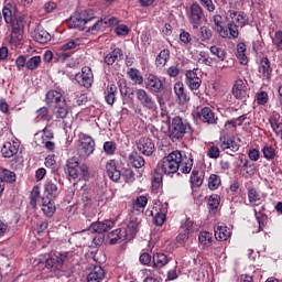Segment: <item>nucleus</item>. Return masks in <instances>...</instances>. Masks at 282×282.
<instances>
[{"label": "nucleus", "mask_w": 282, "mask_h": 282, "mask_svg": "<svg viewBox=\"0 0 282 282\" xmlns=\"http://www.w3.org/2000/svg\"><path fill=\"white\" fill-rule=\"evenodd\" d=\"M95 21V22H94ZM68 28L73 30H80L82 32L87 30L88 32H96L102 28V20H97L93 11H82L75 13L67 21Z\"/></svg>", "instance_id": "1"}, {"label": "nucleus", "mask_w": 282, "mask_h": 282, "mask_svg": "<svg viewBox=\"0 0 282 282\" xmlns=\"http://www.w3.org/2000/svg\"><path fill=\"white\" fill-rule=\"evenodd\" d=\"M65 261H67V253H58L53 257L45 253L39 256L37 265H43V263H45L43 274H48V276H61Z\"/></svg>", "instance_id": "2"}, {"label": "nucleus", "mask_w": 282, "mask_h": 282, "mask_svg": "<svg viewBox=\"0 0 282 282\" xmlns=\"http://www.w3.org/2000/svg\"><path fill=\"white\" fill-rule=\"evenodd\" d=\"M180 164H182V152L176 150L163 158V160L158 163L156 169L161 173H164V175H173L180 171Z\"/></svg>", "instance_id": "3"}, {"label": "nucleus", "mask_w": 282, "mask_h": 282, "mask_svg": "<svg viewBox=\"0 0 282 282\" xmlns=\"http://www.w3.org/2000/svg\"><path fill=\"white\" fill-rule=\"evenodd\" d=\"M170 140L176 142V140H182L186 133H193V128L191 123L184 121L182 117L176 116L172 119V122L169 126Z\"/></svg>", "instance_id": "4"}, {"label": "nucleus", "mask_w": 282, "mask_h": 282, "mask_svg": "<svg viewBox=\"0 0 282 282\" xmlns=\"http://www.w3.org/2000/svg\"><path fill=\"white\" fill-rule=\"evenodd\" d=\"M67 173L73 180H87L89 177V169L85 164H79L78 159L72 158L66 163Z\"/></svg>", "instance_id": "5"}, {"label": "nucleus", "mask_w": 282, "mask_h": 282, "mask_svg": "<svg viewBox=\"0 0 282 282\" xmlns=\"http://www.w3.org/2000/svg\"><path fill=\"white\" fill-rule=\"evenodd\" d=\"M2 17L4 22L11 28L23 25V17L19 12L17 6L8 3L2 9Z\"/></svg>", "instance_id": "6"}, {"label": "nucleus", "mask_w": 282, "mask_h": 282, "mask_svg": "<svg viewBox=\"0 0 282 282\" xmlns=\"http://www.w3.org/2000/svg\"><path fill=\"white\" fill-rule=\"evenodd\" d=\"M94 151H96V141H94V138L87 134H82L79 138V145L77 148L79 158L87 160L89 155H94Z\"/></svg>", "instance_id": "7"}, {"label": "nucleus", "mask_w": 282, "mask_h": 282, "mask_svg": "<svg viewBox=\"0 0 282 282\" xmlns=\"http://www.w3.org/2000/svg\"><path fill=\"white\" fill-rule=\"evenodd\" d=\"M135 96L139 105L147 109L148 111H155L158 109V102L155 98L149 91L143 88H139L135 90Z\"/></svg>", "instance_id": "8"}, {"label": "nucleus", "mask_w": 282, "mask_h": 282, "mask_svg": "<svg viewBox=\"0 0 282 282\" xmlns=\"http://www.w3.org/2000/svg\"><path fill=\"white\" fill-rule=\"evenodd\" d=\"M188 20L193 30L202 28V23H204V9L199 3L193 2L191 4Z\"/></svg>", "instance_id": "9"}, {"label": "nucleus", "mask_w": 282, "mask_h": 282, "mask_svg": "<svg viewBox=\"0 0 282 282\" xmlns=\"http://www.w3.org/2000/svg\"><path fill=\"white\" fill-rule=\"evenodd\" d=\"M144 87L152 94H162L164 90V79L154 74H148L144 78Z\"/></svg>", "instance_id": "10"}, {"label": "nucleus", "mask_w": 282, "mask_h": 282, "mask_svg": "<svg viewBox=\"0 0 282 282\" xmlns=\"http://www.w3.org/2000/svg\"><path fill=\"white\" fill-rule=\"evenodd\" d=\"M75 80L82 87H86V89H89V87L94 85V72H91V67L84 66L82 68V72L75 75Z\"/></svg>", "instance_id": "11"}, {"label": "nucleus", "mask_w": 282, "mask_h": 282, "mask_svg": "<svg viewBox=\"0 0 282 282\" xmlns=\"http://www.w3.org/2000/svg\"><path fill=\"white\" fill-rule=\"evenodd\" d=\"M137 149L139 153H142V155H145L147 158H151L153 153H155V143L151 138H140L137 142Z\"/></svg>", "instance_id": "12"}, {"label": "nucleus", "mask_w": 282, "mask_h": 282, "mask_svg": "<svg viewBox=\"0 0 282 282\" xmlns=\"http://www.w3.org/2000/svg\"><path fill=\"white\" fill-rule=\"evenodd\" d=\"M140 224H142V218L135 216H132L130 218L123 236V239L126 241H131V239H135V235H138V230H140Z\"/></svg>", "instance_id": "13"}, {"label": "nucleus", "mask_w": 282, "mask_h": 282, "mask_svg": "<svg viewBox=\"0 0 282 282\" xmlns=\"http://www.w3.org/2000/svg\"><path fill=\"white\" fill-rule=\"evenodd\" d=\"M54 116L56 118H61L64 120V127L66 129H72V122L69 120V108H67V104H65V99L61 104L55 105L54 107Z\"/></svg>", "instance_id": "14"}, {"label": "nucleus", "mask_w": 282, "mask_h": 282, "mask_svg": "<svg viewBox=\"0 0 282 282\" xmlns=\"http://www.w3.org/2000/svg\"><path fill=\"white\" fill-rule=\"evenodd\" d=\"M185 85L188 86L191 91H197L202 87V78L197 75V69L187 70L185 73Z\"/></svg>", "instance_id": "15"}, {"label": "nucleus", "mask_w": 282, "mask_h": 282, "mask_svg": "<svg viewBox=\"0 0 282 282\" xmlns=\"http://www.w3.org/2000/svg\"><path fill=\"white\" fill-rule=\"evenodd\" d=\"M21 147V141L19 139H12L3 144L1 153L3 158H14L19 153V148Z\"/></svg>", "instance_id": "16"}, {"label": "nucleus", "mask_w": 282, "mask_h": 282, "mask_svg": "<svg viewBox=\"0 0 282 282\" xmlns=\"http://www.w3.org/2000/svg\"><path fill=\"white\" fill-rule=\"evenodd\" d=\"M220 142V149L223 151H231V153H237L239 151V142L235 140V137H230L228 134L221 135L219 139Z\"/></svg>", "instance_id": "17"}, {"label": "nucleus", "mask_w": 282, "mask_h": 282, "mask_svg": "<svg viewBox=\"0 0 282 282\" xmlns=\"http://www.w3.org/2000/svg\"><path fill=\"white\" fill-rule=\"evenodd\" d=\"M113 226H116L113 220H105L104 223L95 221L89 226L88 230L90 232H98V235H102V232H109Z\"/></svg>", "instance_id": "18"}, {"label": "nucleus", "mask_w": 282, "mask_h": 282, "mask_svg": "<svg viewBox=\"0 0 282 282\" xmlns=\"http://www.w3.org/2000/svg\"><path fill=\"white\" fill-rule=\"evenodd\" d=\"M197 116L202 122H205L207 124H217L218 118L215 116V112L209 107H204L197 113Z\"/></svg>", "instance_id": "19"}, {"label": "nucleus", "mask_w": 282, "mask_h": 282, "mask_svg": "<svg viewBox=\"0 0 282 282\" xmlns=\"http://www.w3.org/2000/svg\"><path fill=\"white\" fill-rule=\"evenodd\" d=\"M174 94L180 105H186V102L191 100V97H188L186 89L184 88V83L182 82H176L174 84Z\"/></svg>", "instance_id": "20"}, {"label": "nucleus", "mask_w": 282, "mask_h": 282, "mask_svg": "<svg viewBox=\"0 0 282 282\" xmlns=\"http://www.w3.org/2000/svg\"><path fill=\"white\" fill-rule=\"evenodd\" d=\"M106 172L112 182H119L120 177H122V173L116 166V160H110L106 163Z\"/></svg>", "instance_id": "21"}, {"label": "nucleus", "mask_w": 282, "mask_h": 282, "mask_svg": "<svg viewBox=\"0 0 282 282\" xmlns=\"http://www.w3.org/2000/svg\"><path fill=\"white\" fill-rule=\"evenodd\" d=\"M259 74L262 80H270L272 78V67H270V59L268 57L261 59Z\"/></svg>", "instance_id": "22"}, {"label": "nucleus", "mask_w": 282, "mask_h": 282, "mask_svg": "<svg viewBox=\"0 0 282 282\" xmlns=\"http://www.w3.org/2000/svg\"><path fill=\"white\" fill-rule=\"evenodd\" d=\"M11 28L10 44L17 47L23 43V24Z\"/></svg>", "instance_id": "23"}, {"label": "nucleus", "mask_w": 282, "mask_h": 282, "mask_svg": "<svg viewBox=\"0 0 282 282\" xmlns=\"http://www.w3.org/2000/svg\"><path fill=\"white\" fill-rule=\"evenodd\" d=\"M122 58H124V53L119 47H116L105 56L104 62L106 65H113V63H120Z\"/></svg>", "instance_id": "24"}, {"label": "nucleus", "mask_w": 282, "mask_h": 282, "mask_svg": "<svg viewBox=\"0 0 282 282\" xmlns=\"http://www.w3.org/2000/svg\"><path fill=\"white\" fill-rule=\"evenodd\" d=\"M229 18L231 19V23L240 28L248 25V15L242 11H230Z\"/></svg>", "instance_id": "25"}, {"label": "nucleus", "mask_w": 282, "mask_h": 282, "mask_svg": "<svg viewBox=\"0 0 282 282\" xmlns=\"http://www.w3.org/2000/svg\"><path fill=\"white\" fill-rule=\"evenodd\" d=\"M246 91H248V86L243 79H237L232 86V96L235 98H246Z\"/></svg>", "instance_id": "26"}, {"label": "nucleus", "mask_w": 282, "mask_h": 282, "mask_svg": "<svg viewBox=\"0 0 282 282\" xmlns=\"http://www.w3.org/2000/svg\"><path fill=\"white\" fill-rule=\"evenodd\" d=\"M105 279V269L100 265H95L87 275V282H101Z\"/></svg>", "instance_id": "27"}, {"label": "nucleus", "mask_w": 282, "mask_h": 282, "mask_svg": "<svg viewBox=\"0 0 282 282\" xmlns=\"http://www.w3.org/2000/svg\"><path fill=\"white\" fill-rule=\"evenodd\" d=\"M65 100L63 93L61 90H48L46 93V104L47 105H61Z\"/></svg>", "instance_id": "28"}, {"label": "nucleus", "mask_w": 282, "mask_h": 282, "mask_svg": "<svg viewBox=\"0 0 282 282\" xmlns=\"http://www.w3.org/2000/svg\"><path fill=\"white\" fill-rule=\"evenodd\" d=\"M230 235H232V231H230L228 226L218 225L215 228V238L219 239V241H227L230 238Z\"/></svg>", "instance_id": "29"}, {"label": "nucleus", "mask_w": 282, "mask_h": 282, "mask_svg": "<svg viewBox=\"0 0 282 282\" xmlns=\"http://www.w3.org/2000/svg\"><path fill=\"white\" fill-rule=\"evenodd\" d=\"M169 58H171V51L169 48L162 50L155 58V66L159 69H162V67H165L166 64L169 63Z\"/></svg>", "instance_id": "30"}, {"label": "nucleus", "mask_w": 282, "mask_h": 282, "mask_svg": "<svg viewBox=\"0 0 282 282\" xmlns=\"http://www.w3.org/2000/svg\"><path fill=\"white\" fill-rule=\"evenodd\" d=\"M128 78L131 79L134 85H144V77L142 76V72L138 68H129L127 72Z\"/></svg>", "instance_id": "31"}, {"label": "nucleus", "mask_w": 282, "mask_h": 282, "mask_svg": "<svg viewBox=\"0 0 282 282\" xmlns=\"http://www.w3.org/2000/svg\"><path fill=\"white\" fill-rule=\"evenodd\" d=\"M41 209L45 217H53L56 213V205H54L52 199L43 198Z\"/></svg>", "instance_id": "32"}, {"label": "nucleus", "mask_w": 282, "mask_h": 282, "mask_svg": "<svg viewBox=\"0 0 282 282\" xmlns=\"http://www.w3.org/2000/svg\"><path fill=\"white\" fill-rule=\"evenodd\" d=\"M116 94H118V87L115 84L108 85L105 91L107 105H113L116 102Z\"/></svg>", "instance_id": "33"}, {"label": "nucleus", "mask_w": 282, "mask_h": 282, "mask_svg": "<svg viewBox=\"0 0 282 282\" xmlns=\"http://www.w3.org/2000/svg\"><path fill=\"white\" fill-rule=\"evenodd\" d=\"M58 186L52 181H46L44 185V193L46 194L47 199H54L58 195Z\"/></svg>", "instance_id": "34"}, {"label": "nucleus", "mask_w": 282, "mask_h": 282, "mask_svg": "<svg viewBox=\"0 0 282 282\" xmlns=\"http://www.w3.org/2000/svg\"><path fill=\"white\" fill-rule=\"evenodd\" d=\"M129 162L134 169H142L145 164L144 158H142L137 151L130 153Z\"/></svg>", "instance_id": "35"}, {"label": "nucleus", "mask_w": 282, "mask_h": 282, "mask_svg": "<svg viewBox=\"0 0 282 282\" xmlns=\"http://www.w3.org/2000/svg\"><path fill=\"white\" fill-rule=\"evenodd\" d=\"M213 21L215 23V30L218 32L219 36H228V30L221 26V23H224V18H221L220 14H216L213 17Z\"/></svg>", "instance_id": "36"}, {"label": "nucleus", "mask_w": 282, "mask_h": 282, "mask_svg": "<svg viewBox=\"0 0 282 282\" xmlns=\"http://www.w3.org/2000/svg\"><path fill=\"white\" fill-rule=\"evenodd\" d=\"M270 126L275 133H282V121L279 113H273L269 119Z\"/></svg>", "instance_id": "37"}, {"label": "nucleus", "mask_w": 282, "mask_h": 282, "mask_svg": "<svg viewBox=\"0 0 282 282\" xmlns=\"http://www.w3.org/2000/svg\"><path fill=\"white\" fill-rule=\"evenodd\" d=\"M246 43L240 42L237 45V58L240 61L241 65H247L248 64V56H246Z\"/></svg>", "instance_id": "38"}, {"label": "nucleus", "mask_w": 282, "mask_h": 282, "mask_svg": "<svg viewBox=\"0 0 282 282\" xmlns=\"http://www.w3.org/2000/svg\"><path fill=\"white\" fill-rule=\"evenodd\" d=\"M221 39H239V25L229 22L227 24V36H221Z\"/></svg>", "instance_id": "39"}, {"label": "nucleus", "mask_w": 282, "mask_h": 282, "mask_svg": "<svg viewBox=\"0 0 282 282\" xmlns=\"http://www.w3.org/2000/svg\"><path fill=\"white\" fill-rule=\"evenodd\" d=\"M119 91L123 100H127V98L133 100V88L127 86V84H119Z\"/></svg>", "instance_id": "40"}, {"label": "nucleus", "mask_w": 282, "mask_h": 282, "mask_svg": "<svg viewBox=\"0 0 282 282\" xmlns=\"http://www.w3.org/2000/svg\"><path fill=\"white\" fill-rule=\"evenodd\" d=\"M0 180L1 182H17V174L8 169H0Z\"/></svg>", "instance_id": "41"}, {"label": "nucleus", "mask_w": 282, "mask_h": 282, "mask_svg": "<svg viewBox=\"0 0 282 282\" xmlns=\"http://www.w3.org/2000/svg\"><path fill=\"white\" fill-rule=\"evenodd\" d=\"M152 261L155 268H164L169 263V257L164 253H155Z\"/></svg>", "instance_id": "42"}, {"label": "nucleus", "mask_w": 282, "mask_h": 282, "mask_svg": "<svg viewBox=\"0 0 282 282\" xmlns=\"http://www.w3.org/2000/svg\"><path fill=\"white\" fill-rule=\"evenodd\" d=\"M37 35H36V43H40L41 45H45V43H50L52 41V35L45 30H41L37 26Z\"/></svg>", "instance_id": "43"}, {"label": "nucleus", "mask_w": 282, "mask_h": 282, "mask_svg": "<svg viewBox=\"0 0 282 282\" xmlns=\"http://www.w3.org/2000/svg\"><path fill=\"white\" fill-rule=\"evenodd\" d=\"M199 243L202 246H205L206 248H209V246H213V235L208 231H200L198 236Z\"/></svg>", "instance_id": "44"}, {"label": "nucleus", "mask_w": 282, "mask_h": 282, "mask_svg": "<svg viewBox=\"0 0 282 282\" xmlns=\"http://www.w3.org/2000/svg\"><path fill=\"white\" fill-rule=\"evenodd\" d=\"M191 183H192V185L199 188V186H202V184H204V174L199 171L194 170L191 175Z\"/></svg>", "instance_id": "45"}, {"label": "nucleus", "mask_w": 282, "mask_h": 282, "mask_svg": "<svg viewBox=\"0 0 282 282\" xmlns=\"http://www.w3.org/2000/svg\"><path fill=\"white\" fill-rule=\"evenodd\" d=\"M147 204H149V198L141 195L135 198L133 208H135L139 213H142L144 208H147Z\"/></svg>", "instance_id": "46"}, {"label": "nucleus", "mask_w": 282, "mask_h": 282, "mask_svg": "<svg viewBox=\"0 0 282 282\" xmlns=\"http://www.w3.org/2000/svg\"><path fill=\"white\" fill-rule=\"evenodd\" d=\"M221 186V177L217 174H210L208 178V188L210 191H217Z\"/></svg>", "instance_id": "47"}, {"label": "nucleus", "mask_w": 282, "mask_h": 282, "mask_svg": "<svg viewBox=\"0 0 282 282\" xmlns=\"http://www.w3.org/2000/svg\"><path fill=\"white\" fill-rule=\"evenodd\" d=\"M182 173L188 174L191 171H193V159L183 158L182 162L180 163Z\"/></svg>", "instance_id": "48"}, {"label": "nucleus", "mask_w": 282, "mask_h": 282, "mask_svg": "<svg viewBox=\"0 0 282 282\" xmlns=\"http://www.w3.org/2000/svg\"><path fill=\"white\" fill-rule=\"evenodd\" d=\"M249 202L253 206H259L261 204V195L257 193V189L250 188L248 192Z\"/></svg>", "instance_id": "49"}, {"label": "nucleus", "mask_w": 282, "mask_h": 282, "mask_svg": "<svg viewBox=\"0 0 282 282\" xmlns=\"http://www.w3.org/2000/svg\"><path fill=\"white\" fill-rule=\"evenodd\" d=\"M160 186H162V172L155 169L152 177V191H158Z\"/></svg>", "instance_id": "50"}, {"label": "nucleus", "mask_w": 282, "mask_h": 282, "mask_svg": "<svg viewBox=\"0 0 282 282\" xmlns=\"http://www.w3.org/2000/svg\"><path fill=\"white\" fill-rule=\"evenodd\" d=\"M210 54L213 56H217L218 61H226V51L217 45H213L209 48Z\"/></svg>", "instance_id": "51"}, {"label": "nucleus", "mask_w": 282, "mask_h": 282, "mask_svg": "<svg viewBox=\"0 0 282 282\" xmlns=\"http://www.w3.org/2000/svg\"><path fill=\"white\" fill-rule=\"evenodd\" d=\"M181 229L183 232H187V235H191V232H195V226L193 220H191V218L182 220Z\"/></svg>", "instance_id": "52"}, {"label": "nucleus", "mask_w": 282, "mask_h": 282, "mask_svg": "<svg viewBox=\"0 0 282 282\" xmlns=\"http://www.w3.org/2000/svg\"><path fill=\"white\" fill-rule=\"evenodd\" d=\"M220 202H221V197L219 195L217 194L210 195L208 200L209 210H217V208H219Z\"/></svg>", "instance_id": "53"}, {"label": "nucleus", "mask_w": 282, "mask_h": 282, "mask_svg": "<svg viewBox=\"0 0 282 282\" xmlns=\"http://www.w3.org/2000/svg\"><path fill=\"white\" fill-rule=\"evenodd\" d=\"M118 145L113 141H106L104 143V152L106 155H115Z\"/></svg>", "instance_id": "54"}, {"label": "nucleus", "mask_w": 282, "mask_h": 282, "mask_svg": "<svg viewBox=\"0 0 282 282\" xmlns=\"http://www.w3.org/2000/svg\"><path fill=\"white\" fill-rule=\"evenodd\" d=\"M110 245L116 246L122 239V229H116L109 234Z\"/></svg>", "instance_id": "55"}, {"label": "nucleus", "mask_w": 282, "mask_h": 282, "mask_svg": "<svg viewBox=\"0 0 282 282\" xmlns=\"http://www.w3.org/2000/svg\"><path fill=\"white\" fill-rule=\"evenodd\" d=\"M262 153L265 160H274V158H276V150L271 145H264Z\"/></svg>", "instance_id": "56"}, {"label": "nucleus", "mask_w": 282, "mask_h": 282, "mask_svg": "<svg viewBox=\"0 0 282 282\" xmlns=\"http://www.w3.org/2000/svg\"><path fill=\"white\" fill-rule=\"evenodd\" d=\"M37 118L40 120H45L46 122H50L52 120V116H50V109L47 107H42L37 110Z\"/></svg>", "instance_id": "57"}, {"label": "nucleus", "mask_w": 282, "mask_h": 282, "mask_svg": "<svg viewBox=\"0 0 282 282\" xmlns=\"http://www.w3.org/2000/svg\"><path fill=\"white\" fill-rule=\"evenodd\" d=\"M254 215L259 224L258 231L261 232V230H263V228L265 227V219H268V216L263 215L261 212H258L257 209H254Z\"/></svg>", "instance_id": "58"}, {"label": "nucleus", "mask_w": 282, "mask_h": 282, "mask_svg": "<svg viewBox=\"0 0 282 282\" xmlns=\"http://www.w3.org/2000/svg\"><path fill=\"white\" fill-rule=\"evenodd\" d=\"M199 32L202 41H210L213 39V31L208 26H200Z\"/></svg>", "instance_id": "59"}, {"label": "nucleus", "mask_w": 282, "mask_h": 282, "mask_svg": "<svg viewBox=\"0 0 282 282\" xmlns=\"http://www.w3.org/2000/svg\"><path fill=\"white\" fill-rule=\"evenodd\" d=\"M121 175L126 182H134L135 181V173H133V170H131V169H124L122 171Z\"/></svg>", "instance_id": "60"}, {"label": "nucleus", "mask_w": 282, "mask_h": 282, "mask_svg": "<svg viewBox=\"0 0 282 282\" xmlns=\"http://www.w3.org/2000/svg\"><path fill=\"white\" fill-rule=\"evenodd\" d=\"M221 151L219 150V147L217 145H212L208 149L207 155L212 159V160H217L220 155Z\"/></svg>", "instance_id": "61"}, {"label": "nucleus", "mask_w": 282, "mask_h": 282, "mask_svg": "<svg viewBox=\"0 0 282 282\" xmlns=\"http://www.w3.org/2000/svg\"><path fill=\"white\" fill-rule=\"evenodd\" d=\"M200 6L207 10V12H214L216 10L213 0H198Z\"/></svg>", "instance_id": "62"}, {"label": "nucleus", "mask_w": 282, "mask_h": 282, "mask_svg": "<svg viewBox=\"0 0 282 282\" xmlns=\"http://www.w3.org/2000/svg\"><path fill=\"white\" fill-rule=\"evenodd\" d=\"M164 221H166V214L158 212L154 215L155 226H164Z\"/></svg>", "instance_id": "63"}, {"label": "nucleus", "mask_w": 282, "mask_h": 282, "mask_svg": "<svg viewBox=\"0 0 282 282\" xmlns=\"http://www.w3.org/2000/svg\"><path fill=\"white\" fill-rule=\"evenodd\" d=\"M10 165L15 170L23 169V158L18 156L17 159L11 160Z\"/></svg>", "instance_id": "64"}]
</instances>
